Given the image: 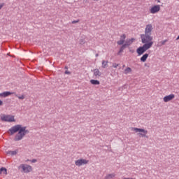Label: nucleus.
<instances>
[{"instance_id": "obj_3", "label": "nucleus", "mask_w": 179, "mask_h": 179, "mask_svg": "<svg viewBox=\"0 0 179 179\" xmlns=\"http://www.w3.org/2000/svg\"><path fill=\"white\" fill-rule=\"evenodd\" d=\"M143 46L139 47L136 50V52L138 57H140V55L145 54V52H146L148 50H150V48H152V47H153V42L147 41L145 43H143Z\"/></svg>"}, {"instance_id": "obj_29", "label": "nucleus", "mask_w": 179, "mask_h": 179, "mask_svg": "<svg viewBox=\"0 0 179 179\" xmlns=\"http://www.w3.org/2000/svg\"><path fill=\"white\" fill-rule=\"evenodd\" d=\"M176 40H179V35H178V37L176 38Z\"/></svg>"}, {"instance_id": "obj_10", "label": "nucleus", "mask_w": 179, "mask_h": 179, "mask_svg": "<svg viewBox=\"0 0 179 179\" xmlns=\"http://www.w3.org/2000/svg\"><path fill=\"white\" fill-rule=\"evenodd\" d=\"M125 38H127V35L123 34L120 36V40L117 42L118 45H124V43H125Z\"/></svg>"}, {"instance_id": "obj_34", "label": "nucleus", "mask_w": 179, "mask_h": 179, "mask_svg": "<svg viewBox=\"0 0 179 179\" xmlns=\"http://www.w3.org/2000/svg\"><path fill=\"white\" fill-rule=\"evenodd\" d=\"M26 162H30V160L27 159Z\"/></svg>"}, {"instance_id": "obj_25", "label": "nucleus", "mask_w": 179, "mask_h": 179, "mask_svg": "<svg viewBox=\"0 0 179 179\" xmlns=\"http://www.w3.org/2000/svg\"><path fill=\"white\" fill-rule=\"evenodd\" d=\"M18 99H20V100H23L24 99V96L22 95L20 96H18Z\"/></svg>"}, {"instance_id": "obj_6", "label": "nucleus", "mask_w": 179, "mask_h": 179, "mask_svg": "<svg viewBox=\"0 0 179 179\" xmlns=\"http://www.w3.org/2000/svg\"><path fill=\"white\" fill-rule=\"evenodd\" d=\"M75 164L78 167H80V166L89 164V160L85 159H79L75 161Z\"/></svg>"}, {"instance_id": "obj_21", "label": "nucleus", "mask_w": 179, "mask_h": 179, "mask_svg": "<svg viewBox=\"0 0 179 179\" xmlns=\"http://www.w3.org/2000/svg\"><path fill=\"white\" fill-rule=\"evenodd\" d=\"M167 39L162 41L159 43L160 45H159V47H162V45H164L166 44V43H167Z\"/></svg>"}, {"instance_id": "obj_17", "label": "nucleus", "mask_w": 179, "mask_h": 179, "mask_svg": "<svg viewBox=\"0 0 179 179\" xmlns=\"http://www.w3.org/2000/svg\"><path fill=\"white\" fill-rule=\"evenodd\" d=\"M115 178V173H109L106 176V179H113Z\"/></svg>"}, {"instance_id": "obj_14", "label": "nucleus", "mask_w": 179, "mask_h": 179, "mask_svg": "<svg viewBox=\"0 0 179 179\" xmlns=\"http://www.w3.org/2000/svg\"><path fill=\"white\" fill-rule=\"evenodd\" d=\"M148 57H149V54L145 53V54H144V55L141 57L140 61H141V62H146V59H148Z\"/></svg>"}, {"instance_id": "obj_9", "label": "nucleus", "mask_w": 179, "mask_h": 179, "mask_svg": "<svg viewBox=\"0 0 179 179\" xmlns=\"http://www.w3.org/2000/svg\"><path fill=\"white\" fill-rule=\"evenodd\" d=\"M175 97H176V95H174V94H171L169 95L165 96L163 98V100L164 103H169V101H171V100H174Z\"/></svg>"}, {"instance_id": "obj_20", "label": "nucleus", "mask_w": 179, "mask_h": 179, "mask_svg": "<svg viewBox=\"0 0 179 179\" xmlns=\"http://www.w3.org/2000/svg\"><path fill=\"white\" fill-rule=\"evenodd\" d=\"M108 65V62L102 61V68H106Z\"/></svg>"}, {"instance_id": "obj_12", "label": "nucleus", "mask_w": 179, "mask_h": 179, "mask_svg": "<svg viewBox=\"0 0 179 179\" xmlns=\"http://www.w3.org/2000/svg\"><path fill=\"white\" fill-rule=\"evenodd\" d=\"M93 72L94 76L96 78V79H99V78L101 76V72H100V70H99V69H94Z\"/></svg>"}, {"instance_id": "obj_4", "label": "nucleus", "mask_w": 179, "mask_h": 179, "mask_svg": "<svg viewBox=\"0 0 179 179\" xmlns=\"http://www.w3.org/2000/svg\"><path fill=\"white\" fill-rule=\"evenodd\" d=\"M0 118L1 121H3L5 122H15L16 121L15 120V116L11 115L1 114L0 115Z\"/></svg>"}, {"instance_id": "obj_19", "label": "nucleus", "mask_w": 179, "mask_h": 179, "mask_svg": "<svg viewBox=\"0 0 179 179\" xmlns=\"http://www.w3.org/2000/svg\"><path fill=\"white\" fill-rule=\"evenodd\" d=\"M91 85H100V81L97 80H90Z\"/></svg>"}, {"instance_id": "obj_35", "label": "nucleus", "mask_w": 179, "mask_h": 179, "mask_svg": "<svg viewBox=\"0 0 179 179\" xmlns=\"http://www.w3.org/2000/svg\"><path fill=\"white\" fill-rule=\"evenodd\" d=\"M94 1H100V0H94Z\"/></svg>"}, {"instance_id": "obj_26", "label": "nucleus", "mask_w": 179, "mask_h": 179, "mask_svg": "<svg viewBox=\"0 0 179 179\" xmlns=\"http://www.w3.org/2000/svg\"><path fill=\"white\" fill-rule=\"evenodd\" d=\"M30 162H31V163H36L37 159H32V160H30Z\"/></svg>"}, {"instance_id": "obj_22", "label": "nucleus", "mask_w": 179, "mask_h": 179, "mask_svg": "<svg viewBox=\"0 0 179 179\" xmlns=\"http://www.w3.org/2000/svg\"><path fill=\"white\" fill-rule=\"evenodd\" d=\"M125 47H127V46H125V45H122V47H121L120 49L119 54H120V52H122V51H124V50H125Z\"/></svg>"}, {"instance_id": "obj_32", "label": "nucleus", "mask_w": 179, "mask_h": 179, "mask_svg": "<svg viewBox=\"0 0 179 179\" xmlns=\"http://www.w3.org/2000/svg\"><path fill=\"white\" fill-rule=\"evenodd\" d=\"M65 73L68 74V73H69V72H68V71H66V72H65Z\"/></svg>"}, {"instance_id": "obj_28", "label": "nucleus", "mask_w": 179, "mask_h": 179, "mask_svg": "<svg viewBox=\"0 0 179 179\" xmlns=\"http://www.w3.org/2000/svg\"><path fill=\"white\" fill-rule=\"evenodd\" d=\"M3 101H2V100H0V106H3Z\"/></svg>"}, {"instance_id": "obj_18", "label": "nucleus", "mask_w": 179, "mask_h": 179, "mask_svg": "<svg viewBox=\"0 0 179 179\" xmlns=\"http://www.w3.org/2000/svg\"><path fill=\"white\" fill-rule=\"evenodd\" d=\"M132 72V69L131 67H127L124 69L125 75H128V73H131Z\"/></svg>"}, {"instance_id": "obj_16", "label": "nucleus", "mask_w": 179, "mask_h": 179, "mask_svg": "<svg viewBox=\"0 0 179 179\" xmlns=\"http://www.w3.org/2000/svg\"><path fill=\"white\" fill-rule=\"evenodd\" d=\"M0 174H4V176H6L8 174V170L6 168H1Z\"/></svg>"}, {"instance_id": "obj_11", "label": "nucleus", "mask_w": 179, "mask_h": 179, "mask_svg": "<svg viewBox=\"0 0 179 179\" xmlns=\"http://www.w3.org/2000/svg\"><path fill=\"white\" fill-rule=\"evenodd\" d=\"M135 40H136L135 38L127 39L124 45L126 47H129V45H131V44L135 41Z\"/></svg>"}, {"instance_id": "obj_8", "label": "nucleus", "mask_w": 179, "mask_h": 179, "mask_svg": "<svg viewBox=\"0 0 179 179\" xmlns=\"http://www.w3.org/2000/svg\"><path fill=\"white\" fill-rule=\"evenodd\" d=\"M159 12H160V5H155L150 9V13H152V15H155V13H159Z\"/></svg>"}, {"instance_id": "obj_23", "label": "nucleus", "mask_w": 179, "mask_h": 179, "mask_svg": "<svg viewBox=\"0 0 179 179\" xmlns=\"http://www.w3.org/2000/svg\"><path fill=\"white\" fill-rule=\"evenodd\" d=\"M3 6H5V3H0V10H1L2 8H3Z\"/></svg>"}, {"instance_id": "obj_31", "label": "nucleus", "mask_w": 179, "mask_h": 179, "mask_svg": "<svg viewBox=\"0 0 179 179\" xmlns=\"http://www.w3.org/2000/svg\"><path fill=\"white\" fill-rule=\"evenodd\" d=\"M158 3H160V0H157Z\"/></svg>"}, {"instance_id": "obj_24", "label": "nucleus", "mask_w": 179, "mask_h": 179, "mask_svg": "<svg viewBox=\"0 0 179 179\" xmlns=\"http://www.w3.org/2000/svg\"><path fill=\"white\" fill-rule=\"evenodd\" d=\"M118 64H116V63H113V68H117V66H118Z\"/></svg>"}, {"instance_id": "obj_1", "label": "nucleus", "mask_w": 179, "mask_h": 179, "mask_svg": "<svg viewBox=\"0 0 179 179\" xmlns=\"http://www.w3.org/2000/svg\"><path fill=\"white\" fill-rule=\"evenodd\" d=\"M10 135L18 132L15 137V141H22L26 134H29V130L26 129V127H22L20 124H17L9 129Z\"/></svg>"}, {"instance_id": "obj_5", "label": "nucleus", "mask_w": 179, "mask_h": 179, "mask_svg": "<svg viewBox=\"0 0 179 179\" xmlns=\"http://www.w3.org/2000/svg\"><path fill=\"white\" fill-rule=\"evenodd\" d=\"M131 131H134L136 134H138L142 138H145L146 135H148V130H145L143 129L132 127Z\"/></svg>"}, {"instance_id": "obj_2", "label": "nucleus", "mask_w": 179, "mask_h": 179, "mask_svg": "<svg viewBox=\"0 0 179 179\" xmlns=\"http://www.w3.org/2000/svg\"><path fill=\"white\" fill-rule=\"evenodd\" d=\"M152 31H153V24H147L145 28V34L141 35V43H148V41L153 43V36H151Z\"/></svg>"}, {"instance_id": "obj_13", "label": "nucleus", "mask_w": 179, "mask_h": 179, "mask_svg": "<svg viewBox=\"0 0 179 179\" xmlns=\"http://www.w3.org/2000/svg\"><path fill=\"white\" fill-rule=\"evenodd\" d=\"M10 94H13V92H4L0 94V97H8V96H10Z\"/></svg>"}, {"instance_id": "obj_27", "label": "nucleus", "mask_w": 179, "mask_h": 179, "mask_svg": "<svg viewBox=\"0 0 179 179\" xmlns=\"http://www.w3.org/2000/svg\"><path fill=\"white\" fill-rule=\"evenodd\" d=\"M75 23H79V20H73L72 21V24H75Z\"/></svg>"}, {"instance_id": "obj_15", "label": "nucleus", "mask_w": 179, "mask_h": 179, "mask_svg": "<svg viewBox=\"0 0 179 179\" xmlns=\"http://www.w3.org/2000/svg\"><path fill=\"white\" fill-rule=\"evenodd\" d=\"M6 155H8L9 156H16V155H17V150H15L14 151H7Z\"/></svg>"}, {"instance_id": "obj_30", "label": "nucleus", "mask_w": 179, "mask_h": 179, "mask_svg": "<svg viewBox=\"0 0 179 179\" xmlns=\"http://www.w3.org/2000/svg\"><path fill=\"white\" fill-rule=\"evenodd\" d=\"M130 52H134V50H129Z\"/></svg>"}, {"instance_id": "obj_33", "label": "nucleus", "mask_w": 179, "mask_h": 179, "mask_svg": "<svg viewBox=\"0 0 179 179\" xmlns=\"http://www.w3.org/2000/svg\"><path fill=\"white\" fill-rule=\"evenodd\" d=\"M96 57H99V54H96Z\"/></svg>"}, {"instance_id": "obj_7", "label": "nucleus", "mask_w": 179, "mask_h": 179, "mask_svg": "<svg viewBox=\"0 0 179 179\" xmlns=\"http://www.w3.org/2000/svg\"><path fill=\"white\" fill-rule=\"evenodd\" d=\"M19 169H22L23 173H30L33 170L31 166L27 164H21Z\"/></svg>"}]
</instances>
